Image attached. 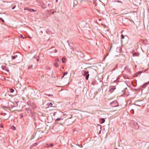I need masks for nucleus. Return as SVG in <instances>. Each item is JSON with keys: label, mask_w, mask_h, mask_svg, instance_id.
Segmentation results:
<instances>
[{"label": "nucleus", "mask_w": 149, "mask_h": 149, "mask_svg": "<svg viewBox=\"0 0 149 149\" xmlns=\"http://www.w3.org/2000/svg\"><path fill=\"white\" fill-rule=\"evenodd\" d=\"M60 61L58 58H57L55 60L54 64V66L56 67H58L60 64Z\"/></svg>", "instance_id": "obj_1"}, {"label": "nucleus", "mask_w": 149, "mask_h": 149, "mask_svg": "<svg viewBox=\"0 0 149 149\" xmlns=\"http://www.w3.org/2000/svg\"><path fill=\"white\" fill-rule=\"evenodd\" d=\"M111 106L112 107H116L119 106V104L116 101H113L110 104Z\"/></svg>", "instance_id": "obj_2"}, {"label": "nucleus", "mask_w": 149, "mask_h": 149, "mask_svg": "<svg viewBox=\"0 0 149 149\" xmlns=\"http://www.w3.org/2000/svg\"><path fill=\"white\" fill-rule=\"evenodd\" d=\"M116 89L115 86H111L109 87V92L110 93H112Z\"/></svg>", "instance_id": "obj_3"}, {"label": "nucleus", "mask_w": 149, "mask_h": 149, "mask_svg": "<svg viewBox=\"0 0 149 149\" xmlns=\"http://www.w3.org/2000/svg\"><path fill=\"white\" fill-rule=\"evenodd\" d=\"M49 50L50 52L51 53H55L57 52V50L53 47L50 49Z\"/></svg>", "instance_id": "obj_4"}, {"label": "nucleus", "mask_w": 149, "mask_h": 149, "mask_svg": "<svg viewBox=\"0 0 149 149\" xmlns=\"http://www.w3.org/2000/svg\"><path fill=\"white\" fill-rule=\"evenodd\" d=\"M84 73H85V75H86V80H88L89 75L88 74V72H85Z\"/></svg>", "instance_id": "obj_5"}, {"label": "nucleus", "mask_w": 149, "mask_h": 149, "mask_svg": "<svg viewBox=\"0 0 149 149\" xmlns=\"http://www.w3.org/2000/svg\"><path fill=\"white\" fill-rule=\"evenodd\" d=\"M3 115L4 116V117L3 118V119L5 120L7 119L9 117L8 116H7L6 114L5 113H3Z\"/></svg>", "instance_id": "obj_6"}, {"label": "nucleus", "mask_w": 149, "mask_h": 149, "mask_svg": "<svg viewBox=\"0 0 149 149\" xmlns=\"http://www.w3.org/2000/svg\"><path fill=\"white\" fill-rule=\"evenodd\" d=\"M105 119L104 118H101L100 120V121L101 124H102L105 122Z\"/></svg>", "instance_id": "obj_7"}, {"label": "nucleus", "mask_w": 149, "mask_h": 149, "mask_svg": "<svg viewBox=\"0 0 149 149\" xmlns=\"http://www.w3.org/2000/svg\"><path fill=\"white\" fill-rule=\"evenodd\" d=\"M133 56H139V54L136 52H134L133 54Z\"/></svg>", "instance_id": "obj_8"}, {"label": "nucleus", "mask_w": 149, "mask_h": 149, "mask_svg": "<svg viewBox=\"0 0 149 149\" xmlns=\"http://www.w3.org/2000/svg\"><path fill=\"white\" fill-rule=\"evenodd\" d=\"M141 73V72H139L137 73L134 74V76L137 77L138 76V75L139 74H140Z\"/></svg>", "instance_id": "obj_9"}, {"label": "nucleus", "mask_w": 149, "mask_h": 149, "mask_svg": "<svg viewBox=\"0 0 149 149\" xmlns=\"http://www.w3.org/2000/svg\"><path fill=\"white\" fill-rule=\"evenodd\" d=\"M66 59L63 57L62 58V62L63 63H65V62Z\"/></svg>", "instance_id": "obj_10"}, {"label": "nucleus", "mask_w": 149, "mask_h": 149, "mask_svg": "<svg viewBox=\"0 0 149 149\" xmlns=\"http://www.w3.org/2000/svg\"><path fill=\"white\" fill-rule=\"evenodd\" d=\"M53 104L51 102H49L48 103H47V105H49V106H50L51 107H52V105Z\"/></svg>", "instance_id": "obj_11"}, {"label": "nucleus", "mask_w": 149, "mask_h": 149, "mask_svg": "<svg viewBox=\"0 0 149 149\" xmlns=\"http://www.w3.org/2000/svg\"><path fill=\"white\" fill-rule=\"evenodd\" d=\"M24 10H28L29 11H30V12H32V11H34V10L33 9H27V8H26V9H24Z\"/></svg>", "instance_id": "obj_12"}, {"label": "nucleus", "mask_w": 149, "mask_h": 149, "mask_svg": "<svg viewBox=\"0 0 149 149\" xmlns=\"http://www.w3.org/2000/svg\"><path fill=\"white\" fill-rule=\"evenodd\" d=\"M68 74L67 72H64L63 73V75L61 77V78H63L64 77V76L65 75H66V74Z\"/></svg>", "instance_id": "obj_13"}, {"label": "nucleus", "mask_w": 149, "mask_h": 149, "mask_svg": "<svg viewBox=\"0 0 149 149\" xmlns=\"http://www.w3.org/2000/svg\"><path fill=\"white\" fill-rule=\"evenodd\" d=\"M17 55H14L13 56H12V58L13 59H15L16 58H17Z\"/></svg>", "instance_id": "obj_14"}, {"label": "nucleus", "mask_w": 149, "mask_h": 149, "mask_svg": "<svg viewBox=\"0 0 149 149\" xmlns=\"http://www.w3.org/2000/svg\"><path fill=\"white\" fill-rule=\"evenodd\" d=\"M63 120V118H58L55 121H59V120Z\"/></svg>", "instance_id": "obj_15"}, {"label": "nucleus", "mask_w": 149, "mask_h": 149, "mask_svg": "<svg viewBox=\"0 0 149 149\" xmlns=\"http://www.w3.org/2000/svg\"><path fill=\"white\" fill-rule=\"evenodd\" d=\"M10 92L12 93H13L14 91V89L11 88L10 89Z\"/></svg>", "instance_id": "obj_16"}, {"label": "nucleus", "mask_w": 149, "mask_h": 149, "mask_svg": "<svg viewBox=\"0 0 149 149\" xmlns=\"http://www.w3.org/2000/svg\"><path fill=\"white\" fill-rule=\"evenodd\" d=\"M1 68L3 70H6V67L5 66L2 65Z\"/></svg>", "instance_id": "obj_17"}, {"label": "nucleus", "mask_w": 149, "mask_h": 149, "mask_svg": "<svg viewBox=\"0 0 149 149\" xmlns=\"http://www.w3.org/2000/svg\"><path fill=\"white\" fill-rule=\"evenodd\" d=\"M32 65L31 66H29L28 68V69H30L31 68H32Z\"/></svg>", "instance_id": "obj_18"}, {"label": "nucleus", "mask_w": 149, "mask_h": 149, "mask_svg": "<svg viewBox=\"0 0 149 149\" xmlns=\"http://www.w3.org/2000/svg\"><path fill=\"white\" fill-rule=\"evenodd\" d=\"M53 146V144L52 143V144H50L49 146V147H52V146Z\"/></svg>", "instance_id": "obj_19"}, {"label": "nucleus", "mask_w": 149, "mask_h": 149, "mask_svg": "<svg viewBox=\"0 0 149 149\" xmlns=\"http://www.w3.org/2000/svg\"><path fill=\"white\" fill-rule=\"evenodd\" d=\"M70 117H69V118H72V115H70Z\"/></svg>", "instance_id": "obj_20"}, {"label": "nucleus", "mask_w": 149, "mask_h": 149, "mask_svg": "<svg viewBox=\"0 0 149 149\" xmlns=\"http://www.w3.org/2000/svg\"><path fill=\"white\" fill-rule=\"evenodd\" d=\"M49 144H46V145L45 146V147H49Z\"/></svg>", "instance_id": "obj_21"}, {"label": "nucleus", "mask_w": 149, "mask_h": 149, "mask_svg": "<svg viewBox=\"0 0 149 149\" xmlns=\"http://www.w3.org/2000/svg\"><path fill=\"white\" fill-rule=\"evenodd\" d=\"M112 45L111 44V47H110V50H109V51L111 50V49L112 48Z\"/></svg>", "instance_id": "obj_22"}, {"label": "nucleus", "mask_w": 149, "mask_h": 149, "mask_svg": "<svg viewBox=\"0 0 149 149\" xmlns=\"http://www.w3.org/2000/svg\"><path fill=\"white\" fill-rule=\"evenodd\" d=\"M24 37L23 35H20V37Z\"/></svg>", "instance_id": "obj_23"}, {"label": "nucleus", "mask_w": 149, "mask_h": 149, "mask_svg": "<svg viewBox=\"0 0 149 149\" xmlns=\"http://www.w3.org/2000/svg\"><path fill=\"white\" fill-rule=\"evenodd\" d=\"M122 37H123V35H122Z\"/></svg>", "instance_id": "obj_24"}, {"label": "nucleus", "mask_w": 149, "mask_h": 149, "mask_svg": "<svg viewBox=\"0 0 149 149\" xmlns=\"http://www.w3.org/2000/svg\"><path fill=\"white\" fill-rule=\"evenodd\" d=\"M37 61H39V59H37Z\"/></svg>", "instance_id": "obj_25"}, {"label": "nucleus", "mask_w": 149, "mask_h": 149, "mask_svg": "<svg viewBox=\"0 0 149 149\" xmlns=\"http://www.w3.org/2000/svg\"><path fill=\"white\" fill-rule=\"evenodd\" d=\"M2 21H3V22H4V21L3 19H2Z\"/></svg>", "instance_id": "obj_26"}, {"label": "nucleus", "mask_w": 149, "mask_h": 149, "mask_svg": "<svg viewBox=\"0 0 149 149\" xmlns=\"http://www.w3.org/2000/svg\"><path fill=\"white\" fill-rule=\"evenodd\" d=\"M116 81V80H115V81H114V82H115Z\"/></svg>", "instance_id": "obj_27"}, {"label": "nucleus", "mask_w": 149, "mask_h": 149, "mask_svg": "<svg viewBox=\"0 0 149 149\" xmlns=\"http://www.w3.org/2000/svg\"><path fill=\"white\" fill-rule=\"evenodd\" d=\"M62 69H64V67H63V68H62Z\"/></svg>", "instance_id": "obj_28"}, {"label": "nucleus", "mask_w": 149, "mask_h": 149, "mask_svg": "<svg viewBox=\"0 0 149 149\" xmlns=\"http://www.w3.org/2000/svg\"><path fill=\"white\" fill-rule=\"evenodd\" d=\"M65 115V114H63V115Z\"/></svg>", "instance_id": "obj_29"}, {"label": "nucleus", "mask_w": 149, "mask_h": 149, "mask_svg": "<svg viewBox=\"0 0 149 149\" xmlns=\"http://www.w3.org/2000/svg\"><path fill=\"white\" fill-rule=\"evenodd\" d=\"M101 131L99 132V133H100Z\"/></svg>", "instance_id": "obj_30"}]
</instances>
